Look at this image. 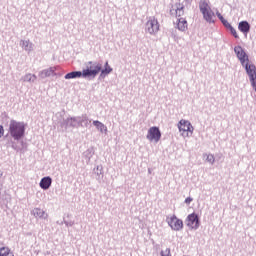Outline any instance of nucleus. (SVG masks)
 I'll list each match as a JSON object with an SVG mask.
<instances>
[{"mask_svg":"<svg viewBox=\"0 0 256 256\" xmlns=\"http://www.w3.org/2000/svg\"><path fill=\"white\" fill-rule=\"evenodd\" d=\"M27 129V124L25 122H20L17 120H10L9 126H8V134L4 136V139L11 137L10 141L6 144L7 147H11L14 149V151H21V147L17 145V142L15 141H21L22 139L25 138V131Z\"/></svg>","mask_w":256,"mask_h":256,"instance_id":"1","label":"nucleus"},{"mask_svg":"<svg viewBox=\"0 0 256 256\" xmlns=\"http://www.w3.org/2000/svg\"><path fill=\"white\" fill-rule=\"evenodd\" d=\"M90 69L92 71H96L95 75L92 76V79H95V77H98L99 81H101L102 79H105V77H107V75H110V73H113V68L110 67L109 65V61H106L105 64H104V68H103V65L100 64V63H94L92 66H90Z\"/></svg>","mask_w":256,"mask_h":256,"instance_id":"2","label":"nucleus"},{"mask_svg":"<svg viewBox=\"0 0 256 256\" xmlns=\"http://www.w3.org/2000/svg\"><path fill=\"white\" fill-rule=\"evenodd\" d=\"M96 73H97V70H92L89 66H87L82 71H72L67 73L64 76V79H81V77H83V79H89L91 81V79H93L92 77Z\"/></svg>","mask_w":256,"mask_h":256,"instance_id":"3","label":"nucleus"},{"mask_svg":"<svg viewBox=\"0 0 256 256\" xmlns=\"http://www.w3.org/2000/svg\"><path fill=\"white\" fill-rule=\"evenodd\" d=\"M81 118L79 116H69L68 118H63L60 122V127L62 131H67V129H79L81 127Z\"/></svg>","mask_w":256,"mask_h":256,"instance_id":"4","label":"nucleus"},{"mask_svg":"<svg viewBox=\"0 0 256 256\" xmlns=\"http://www.w3.org/2000/svg\"><path fill=\"white\" fill-rule=\"evenodd\" d=\"M186 225L194 231H197V229H199L201 225V219L199 218V214L195 212L189 214L186 218Z\"/></svg>","mask_w":256,"mask_h":256,"instance_id":"5","label":"nucleus"},{"mask_svg":"<svg viewBox=\"0 0 256 256\" xmlns=\"http://www.w3.org/2000/svg\"><path fill=\"white\" fill-rule=\"evenodd\" d=\"M234 53L236 54V57L240 61L241 65L245 68V65H249V55H247V52L243 49L241 46H236L234 48Z\"/></svg>","mask_w":256,"mask_h":256,"instance_id":"6","label":"nucleus"},{"mask_svg":"<svg viewBox=\"0 0 256 256\" xmlns=\"http://www.w3.org/2000/svg\"><path fill=\"white\" fill-rule=\"evenodd\" d=\"M167 223L172 231H183V220L177 218L176 215L167 218Z\"/></svg>","mask_w":256,"mask_h":256,"instance_id":"7","label":"nucleus"},{"mask_svg":"<svg viewBox=\"0 0 256 256\" xmlns=\"http://www.w3.org/2000/svg\"><path fill=\"white\" fill-rule=\"evenodd\" d=\"M146 138L148 141H155V143H159V141H161V130L159 127L153 126L149 128Z\"/></svg>","mask_w":256,"mask_h":256,"instance_id":"8","label":"nucleus"},{"mask_svg":"<svg viewBox=\"0 0 256 256\" xmlns=\"http://www.w3.org/2000/svg\"><path fill=\"white\" fill-rule=\"evenodd\" d=\"M146 31L150 35H155V33H159V21L155 19V17H150V19L147 21Z\"/></svg>","mask_w":256,"mask_h":256,"instance_id":"9","label":"nucleus"},{"mask_svg":"<svg viewBox=\"0 0 256 256\" xmlns=\"http://www.w3.org/2000/svg\"><path fill=\"white\" fill-rule=\"evenodd\" d=\"M57 69H59V66L49 67L40 71L38 75L40 79H47V77H57V72H55Z\"/></svg>","mask_w":256,"mask_h":256,"instance_id":"10","label":"nucleus"},{"mask_svg":"<svg viewBox=\"0 0 256 256\" xmlns=\"http://www.w3.org/2000/svg\"><path fill=\"white\" fill-rule=\"evenodd\" d=\"M53 185V178L51 176H45L40 180L39 186L43 189V191H47Z\"/></svg>","mask_w":256,"mask_h":256,"instance_id":"11","label":"nucleus"},{"mask_svg":"<svg viewBox=\"0 0 256 256\" xmlns=\"http://www.w3.org/2000/svg\"><path fill=\"white\" fill-rule=\"evenodd\" d=\"M173 11L176 17H178V19H181L185 15V5L178 3L176 4V9L170 10L171 15H173Z\"/></svg>","mask_w":256,"mask_h":256,"instance_id":"12","label":"nucleus"},{"mask_svg":"<svg viewBox=\"0 0 256 256\" xmlns=\"http://www.w3.org/2000/svg\"><path fill=\"white\" fill-rule=\"evenodd\" d=\"M238 29L244 35H247L249 33V31H251V24H249L247 22V20H243V21L239 22Z\"/></svg>","mask_w":256,"mask_h":256,"instance_id":"13","label":"nucleus"},{"mask_svg":"<svg viewBox=\"0 0 256 256\" xmlns=\"http://www.w3.org/2000/svg\"><path fill=\"white\" fill-rule=\"evenodd\" d=\"M31 215H33L36 218L38 217V219H47V217H49V214H47V212H45L41 208H34L31 211Z\"/></svg>","mask_w":256,"mask_h":256,"instance_id":"14","label":"nucleus"},{"mask_svg":"<svg viewBox=\"0 0 256 256\" xmlns=\"http://www.w3.org/2000/svg\"><path fill=\"white\" fill-rule=\"evenodd\" d=\"M176 27L178 31H182V33H185V31H187L188 29L187 20L185 18H178Z\"/></svg>","mask_w":256,"mask_h":256,"instance_id":"15","label":"nucleus"},{"mask_svg":"<svg viewBox=\"0 0 256 256\" xmlns=\"http://www.w3.org/2000/svg\"><path fill=\"white\" fill-rule=\"evenodd\" d=\"M20 47H22V49H24V51H27V53H31V51H33V47H35V45H33V43L29 40H21Z\"/></svg>","mask_w":256,"mask_h":256,"instance_id":"16","label":"nucleus"},{"mask_svg":"<svg viewBox=\"0 0 256 256\" xmlns=\"http://www.w3.org/2000/svg\"><path fill=\"white\" fill-rule=\"evenodd\" d=\"M92 124L94 125V127H96V129L98 131H100V133H105L107 134V126H105V124H103V122L99 121V120H94L92 122Z\"/></svg>","mask_w":256,"mask_h":256,"instance_id":"17","label":"nucleus"},{"mask_svg":"<svg viewBox=\"0 0 256 256\" xmlns=\"http://www.w3.org/2000/svg\"><path fill=\"white\" fill-rule=\"evenodd\" d=\"M96 180L101 181L103 179V165H98L94 168Z\"/></svg>","mask_w":256,"mask_h":256,"instance_id":"18","label":"nucleus"},{"mask_svg":"<svg viewBox=\"0 0 256 256\" xmlns=\"http://www.w3.org/2000/svg\"><path fill=\"white\" fill-rule=\"evenodd\" d=\"M22 80L26 83H35V81H37V76L35 74H26Z\"/></svg>","mask_w":256,"mask_h":256,"instance_id":"19","label":"nucleus"},{"mask_svg":"<svg viewBox=\"0 0 256 256\" xmlns=\"http://www.w3.org/2000/svg\"><path fill=\"white\" fill-rule=\"evenodd\" d=\"M191 122L187 121V120H180L178 123V129L181 133V131L186 132L187 131V127L189 126Z\"/></svg>","mask_w":256,"mask_h":256,"instance_id":"20","label":"nucleus"},{"mask_svg":"<svg viewBox=\"0 0 256 256\" xmlns=\"http://www.w3.org/2000/svg\"><path fill=\"white\" fill-rule=\"evenodd\" d=\"M199 9H200V13H205V11H209V3H207V1L205 0H201L199 2Z\"/></svg>","mask_w":256,"mask_h":256,"instance_id":"21","label":"nucleus"},{"mask_svg":"<svg viewBox=\"0 0 256 256\" xmlns=\"http://www.w3.org/2000/svg\"><path fill=\"white\" fill-rule=\"evenodd\" d=\"M202 15L207 23H213V13H211L209 10L202 12Z\"/></svg>","mask_w":256,"mask_h":256,"instance_id":"22","label":"nucleus"},{"mask_svg":"<svg viewBox=\"0 0 256 256\" xmlns=\"http://www.w3.org/2000/svg\"><path fill=\"white\" fill-rule=\"evenodd\" d=\"M78 119H80V127H83V123H84V127H88L89 125V117H87V114H83L82 116H78Z\"/></svg>","mask_w":256,"mask_h":256,"instance_id":"23","label":"nucleus"},{"mask_svg":"<svg viewBox=\"0 0 256 256\" xmlns=\"http://www.w3.org/2000/svg\"><path fill=\"white\" fill-rule=\"evenodd\" d=\"M224 27H225V29H227V30L231 33V35H232L235 39H239V34H237V30H235V29L232 27L231 23H229L228 25H226V26H224Z\"/></svg>","mask_w":256,"mask_h":256,"instance_id":"24","label":"nucleus"},{"mask_svg":"<svg viewBox=\"0 0 256 256\" xmlns=\"http://www.w3.org/2000/svg\"><path fill=\"white\" fill-rule=\"evenodd\" d=\"M0 256H14L11 254V250L7 247H1L0 248Z\"/></svg>","mask_w":256,"mask_h":256,"instance_id":"25","label":"nucleus"},{"mask_svg":"<svg viewBox=\"0 0 256 256\" xmlns=\"http://www.w3.org/2000/svg\"><path fill=\"white\" fill-rule=\"evenodd\" d=\"M216 15H217L219 21H221V23H222V25H223L224 27H226V26L229 24V21H227V19H225V18L223 17V15H221V14L219 13V11L216 12Z\"/></svg>","mask_w":256,"mask_h":256,"instance_id":"26","label":"nucleus"},{"mask_svg":"<svg viewBox=\"0 0 256 256\" xmlns=\"http://www.w3.org/2000/svg\"><path fill=\"white\" fill-rule=\"evenodd\" d=\"M84 157L85 159H87V163H89V161H91V157H93V150L88 149L84 152Z\"/></svg>","mask_w":256,"mask_h":256,"instance_id":"27","label":"nucleus"},{"mask_svg":"<svg viewBox=\"0 0 256 256\" xmlns=\"http://www.w3.org/2000/svg\"><path fill=\"white\" fill-rule=\"evenodd\" d=\"M206 161H207L208 163H210L211 165H213V163H215V156H214L213 154L207 155Z\"/></svg>","mask_w":256,"mask_h":256,"instance_id":"28","label":"nucleus"},{"mask_svg":"<svg viewBox=\"0 0 256 256\" xmlns=\"http://www.w3.org/2000/svg\"><path fill=\"white\" fill-rule=\"evenodd\" d=\"M63 223L66 225V227H73V225H75V222L73 221H67V220H63V222H61V225H63Z\"/></svg>","mask_w":256,"mask_h":256,"instance_id":"29","label":"nucleus"},{"mask_svg":"<svg viewBox=\"0 0 256 256\" xmlns=\"http://www.w3.org/2000/svg\"><path fill=\"white\" fill-rule=\"evenodd\" d=\"M161 256H171V249L167 248L165 252L161 251Z\"/></svg>","mask_w":256,"mask_h":256,"instance_id":"30","label":"nucleus"},{"mask_svg":"<svg viewBox=\"0 0 256 256\" xmlns=\"http://www.w3.org/2000/svg\"><path fill=\"white\" fill-rule=\"evenodd\" d=\"M5 135V128L0 124V139Z\"/></svg>","mask_w":256,"mask_h":256,"instance_id":"31","label":"nucleus"},{"mask_svg":"<svg viewBox=\"0 0 256 256\" xmlns=\"http://www.w3.org/2000/svg\"><path fill=\"white\" fill-rule=\"evenodd\" d=\"M193 201V199L191 197H187L184 201V203H186V205H191V202Z\"/></svg>","mask_w":256,"mask_h":256,"instance_id":"32","label":"nucleus"},{"mask_svg":"<svg viewBox=\"0 0 256 256\" xmlns=\"http://www.w3.org/2000/svg\"><path fill=\"white\" fill-rule=\"evenodd\" d=\"M186 131H189L190 133L193 132V126L190 124H188L187 128H186Z\"/></svg>","mask_w":256,"mask_h":256,"instance_id":"33","label":"nucleus"},{"mask_svg":"<svg viewBox=\"0 0 256 256\" xmlns=\"http://www.w3.org/2000/svg\"><path fill=\"white\" fill-rule=\"evenodd\" d=\"M3 177V171L0 170V179Z\"/></svg>","mask_w":256,"mask_h":256,"instance_id":"34","label":"nucleus"},{"mask_svg":"<svg viewBox=\"0 0 256 256\" xmlns=\"http://www.w3.org/2000/svg\"><path fill=\"white\" fill-rule=\"evenodd\" d=\"M88 65H93V61H89V62H88Z\"/></svg>","mask_w":256,"mask_h":256,"instance_id":"35","label":"nucleus"},{"mask_svg":"<svg viewBox=\"0 0 256 256\" xmlns=\"http://www.w3.org/2000/svg\"><path fill=\"white\" fill-rule=\"evenodd\" d=\"M186 3H191V0H184Z\"/></svg>","mask_w":256,"mask_h":256,"instance_id":"36","label":"nucleus"},{"mask_svg":"<svg viewBox=\"0 0 256 256\" xmlns=\"http://www.w3.org/2000/svg\"><path fill=\"white\" fill-rule=\"evenodd\" d=\"M57 75H58L59 77H61V74L57 73Z\"/></svg>","mask_w":256,"mask_h":256,"instance_id":"37","label":"nucleus"},{"mask_svg":"<svg viewBox=\"0 0 256 256\" xmlns=\"http://www.w3.org/2000/svg\"><path fill=\"white\" fill-rule=\"evenodd\" d=\"M148 172L151 173V170L149 169Z\"/></svg>","mask_w":256,"mask_h":256,"instance_id":"38","label":"nucleus"},{"mask_svg":"<svg viewBox=\"0 0 256 256\" xmlns=\"http://www.w3.org/2000/svg\"><path fill=\"white\" fill-rule=\"evenodd\" d=\"M23 143H24V142H23V141H21V144H22V145H23Z\"/></svg>","mask_w":256,"mask_h":256,"instance_id":"39","label":"nucleus"}]
</instances>
